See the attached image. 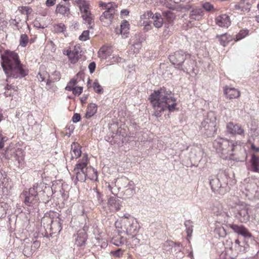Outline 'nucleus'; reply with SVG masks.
Wrapping results in <instances>:
<instances>
[{
	"mask_svg": "<svg viewBox=\"0 0 259 259\" xmlns=\"http://www.w3.org/2000/svg\"><path fill=\"white\" fill-rule=\"evenodd\" d=\"M187 236L191 237L193 231V223L191 220H187L184 223Z\"/></svg>",
	"mask_w": 259,
	"mask_h": 259,
	"instance_id": "f704fd0d",
	"label": "nucleus"
},
{
	"mask_svg": "<svg viewBox=\"0 0 259 259\" xmlns=\"http://www.w3.org/2000/svg\"><path fill=\"white\" fill-rule=\"evenodd\" d=\"M98 56L102 59H106L111 54V49L109 47L103 46L101 47L98 53Z\"/></svg>",
	"mask_w": 259,
	"mask_h": 259,
	"instance_id": "bb28decb",
	"label": "nucleus"
},
{
	"mask_svg": "<svg viewBox=\"0 0 259 259\" xmlns=\"http://www.w3.org/2000/svg\"><path fill=\"white\" fill-rule=\"evenodd\" d=\"M125 218L121 221V230L119 233L125 232L128 235H137L140 228V226L137 221L133 217L127 218L125 215Z\"/></svg>",
	"mask_w": 259,
	"mask_h": 259,
	"instance_id": "1a4fd4ad",
	"label": "nucleus"
},
{
	"mask_svg": "<svg viewBox=\"0 0 259 259\" xmlns=\"http://www.w3.org/2000/svg\"><path fill=\"white\" fill-rule=\"evenodd\" d=\"M216 117L213 112H209L201 122L199 128L201 133L208 137H212L216 132Z\"/></svg>",
	"mask_w": 259,
	"mask_h": 259,
	"instance_id": "0eeeda50",
	"label": "nucleus"
},
{
	"mask_svg": "<svg viewBox=\"0 0 259 259\" xmlns=\"http://www.w3.org/2000/svg\"><path fill=\"white\" fill-rule=\"evenodd\" d=\"M237 212L236 217L241 223H246L250 219V215L248 213V207L245 203L239 204L237 207Z\"/></svg>",
	"mask_w": 259,
	"mask_h": 259,
	"instance_id": "f8f14e48",
	"label": "nucleus"
},
{
	"mask_svg": "<svg viewBox=\"0 0 259 259\" xmlns=\"http://www.w3.org/2000/svg\"><path fill=\"white\" fill-rule=\"evenodd\" d=\"M88 158L87 155L85 154L83 156L81 160H79L76 164L73 171H79L80 172H83V174L88 175L89 166L88 167Z\"/></svg>",
	"mask_w": 259,
	"mask_h": 259,
	"instance_id": "4468645a",
	"label": "nucleus"
},
{
	"mask_svg": "<svg viewBox=\"0 0 259 259\" xmlns=\"http://www.w3.org/2000/svg\"><path fill=\"white\" fill-rule=\"evenodd\" d=\"M215 22L217 25L223 28H228L231 23L229 16L226 14H222L217 16Z\"/></svg>",
	"mask_w": 259,
	"mask_h": 259,
	"instance_id": "a211bd4d",
	"label": "nucleus"
},
{
	"mask_svg": "<svg viewBox=\"0 0 259 259\" xmlns=\"http://www.w3.org/2000/svg\"><path fill=\"white\" fill-rule=\"evenodd\" d=\"M107 205L111 211H118L121 209L122 201L116 197L112 196L108 199Z\"/></svg>",
	"mask_w": 259,
	"mask_h": 259,
	"instance_id": "6ab92c4d",
	"label": "nucleus"
},
{
	"mask_svg": "<svg viewBox=\"0 0 259 259\" xmlns=\"http://www.w3.org/2000/svg\"><path fill=\"white\" fill-rule=\"evenodd\" d=\"M68 88V91H72L74 95L76 96H79L83 91V87H76L75 88Z\"/></svg>",
	"mask_w": 259,
	"mask_h": 259,
	"instance_id": "49530a36",
	"label": "nucleus"
},
{
	"mask_svg": "<svg viewBox=\"0 0 259 259\" xmlns=\"http://www.w3.org/2000/svg\"><path fill=\"white\" fill-rule=\"evenodd\" d=\"M125 239L120 235L113 237L111 240V242L116 246H120L124 244Z\"/></svg>",
	"mask_w": 259,
	"mask_h": 259,
	"instance_id": "c9c22d12",
	"label": "nucleus"
},
{
	"mask_svg": "<svg viewBox=\"0 0 259 259\" xmlns=\"http://www.w3.org/2000/svg\"><path fill=\"white\" fill-rule=\"evenodd\" d=\"M217 37L218 38L220 44L224 47H225L229 42V40L226 34H223L220 35H218Z\"/></svg>",
	"mask_w": 259,
	"mask_h": 259,
	"instance_id": "79ce46f5",
	"label": "nucleus"
},
{
	"mask_svg": "<svg viewBox=\"0 0 259 259\" xmlns=\"http://www.w3.org/2000/svg\"><path fill=\"white\" fill-rule=\"evenodd\" d=\"M110 253L115 257H120L122 255L123 251L121 248H118L116 250H112Z\"/></svg>",
	"mask_w": 259,
	"mask_h": 259,
	"instance_id": "bf43d9fd",
	"label": "nucleus"
},
{
	"mask_svg": "<svg viewBox=\"0 0 259 259\" xmlns=\"http://www.w3.org/2000/svg\"><path fill=\"white\" fill-rule=\"evenodd\" d=\"M4 89L6 91H11L13 90L14 91H16L18 89L17 86L13 85V84H9L8 83L6 84L5 87Z\"/></svg>",
	"mask_w": 259,
	"mask_h": 259,
	"instance_id": "338daca9",
	"label": "nucleus"
},
{
	"mask_svg": "<svg viewBox=\"0 0 259 259\" xmlns=\"http://www.w3.org/2000/svg\"><path fill=\"white\" fill-rule=\"evenodd\" d=\"M78 49H79V48H77L76 47H74L73 50H71V53H72L71 56H73V57H71L70 58L71 62H76L78 61L79 53Z\"/></svg>",
	"mask_w": 259,
	"mask_h": 259,
	"instance_id": "c03bdc74",
	"label": "nucleus"
},
{
	"mask_svg": "<svg viewBox=\"0 0 259 259\" xmlns=\"http://www.w3.org/2000/svg\"><path fill=\"white\" fill-rule=\"evenodd\" d=\"M153 19V25L156 28H160L163 25V21L161 15L159 13L155 14Z\"/></svg>",
	"mask_w": 259,
	"mask_h": 259,
	"instance_id": "7c9ffc66",
	"label": "nucleus"
},
{
	"mask_svg": "<svg viewBox=\"0 0 259 259\" xmlns=\"http://www.w3.org/2000/svg\"><path fill=\"white\" fill-rule=\"evenodd\" d=\"M224 92L226 97L229 99H237L240 95V92L234 88L226 87L224 89Z\"/></svg>",
	"mask_w": 259,
	"mask_h": 259,
	"instance_id": "4be33fe9",
	"label": "nucleus"
},
{
	"mask_svg": "<svg viewBox=\"0 0 259 259\" xmlns=\"http://www.w3.org/2000/svg\"><path fill=\"white\" fill-rule=\"evenodd\" d=\"M149 100L154 110L153 115L157 118L165 110L172 112L177 110V98L169 89L164 87L154 90L149 96Z\"/></svg>",
	"mask_w": 259,
	"mask_h": 259,
	"instance_id": "f257e3e1",
	"label": "nucleus"
},
{
	"mask_svg": "<svg viewBox=\"0 0 259 259\" xmlns=\"http://www.w3.org/2000/svg\"><path fill=\"white\" fill-rule=\"evenodd\" d=\"M90 31L89 30L83 31L81 35L79 36V39L81 41H86L89 39Z\"/></svg>",
	"mask_w": 259,
	"mask_h": 259,
	"instance_id": "5fc2aeb1",
	"label": "nucleus"
},
{
	"mask_svg": "<svg viewBox=\"0 0 259 259\" xmlns=\"http://www.w3.org/2000/svg\"><path fill=\"white\" fill-rule=\"evenodd\" d=\"M54 28L55 31L57 33H62L66 30V26L62 23L55 24Z\"/></svg>",
	"mask_w": 259,
	"mask_h": 259,
	"instance_id": "ea45409f",
	"label": "nucleus"
},
{
	"mask_svg": "<svg viewBox=\"0 0 259 259\" xmlns=\"http://www.w3.org/2000/svg\"><path fill=\"white\" fill-rule=\"evenodd\" d=\"M96 64L95 62H92L89 65L88 68L90 71V73H93L96 69Z\"/></svg>",
	"mask_w": 259,
	"mask_h": 259,
	"instance_id": "774afa93",
	"label": "nucleus"
},
{
	"mask_svg": "<svg viewBox=\"0 0 259 259\" xmlns=\"http://www.w3.org/2000/svg\"><path fill=\"white\" fill-rule=\"evenodd\" d=\"M59 215L60 214L57 213V217L58 218V220L53 221L52 222L51 229L55 233L56 232L59 233L62 229V222H63V220L61 218L59 217Z\"/></svg>",
	"mask_w": 259,
	"mask_h": 259,
	"instance_id": "393cba45",
	"label": "nucleus"
},
{
	"mask_svg": "<svg viewBox=\"0 0 259 259\" xmlns=\"http://www.w3.org/2000/svg\"><path fill=\"white\" fill-rule=\"evenodd\" d=\"M248 33L249 30L247 29L240 30L238 33L236 35V41H238L244 38L248 34Z\"/></svg>",
	"mask_w": 259,
	"mask_h": 259,
	"instance_id": "a19ab883",
	"label": "nucleus"
},
{
	"mask_svg": "<svg viewBox=\"0 0 259 259\" xmlns=\"http://www.w3.org/2000/svg\"><path fill=\"white\" fill-rule=\"evenodd\" d=\"M80 119L81 116L79 113H74L72 118V121L74 123H77V122L79 121Z\"/></svg>",
	"mask_w": 259,
	"mask_h": 259,
	"instance_id": "69168bd1",
	"label": "nucleus"
},
{
	"mask_svg": "<svg viewBox=\"0 0 259 259\" xmlns=\"http://www.w3.org/2000/svg\"><path fill=\"white\" fill-rule=\"evenodd\" d=\"M36 184H37V187H38L37 188L38 193L42 192L43 196L44 197L46 196L48 199L46 203H49L50 201L49 198L51 197L54 193L51 187L44 183H36Z\"/></svg>",
	"mask_w": 259,
	"mask_h": 259,
	"instance_id": "2eb2a0df",
	"label": "nucleus"
},
{
	"mask_svg": "<svg viewBox=\"0 0 259 259\" xmlns=\"http://www.w3.org/2000/svg\"><path fill=\"white\" fill-rule=\"evenodd\" d=\"M75 175L76 178L75 180V184H76L77 181L81 182H84L87 178V175L83 174V172H80L79 171H74Z\"/></svg>",
	"mask_w": 259,
	"mask_h": 259,
	"instance_id": "e433bc0d",
	"label": "nucleus"
},
{
	"mask_svg": "<svg viewBox=\"0 0 259 259\" xmlns=\"http://www.w3.org/2000/svg\"><path fill=\"white\" fill-rule=\"evenodd\" d=\"M97 105L95 103H90L87 107V110L85 114L87 118H90L96 114L97 111Z\"/></svg>",
	"mask_w": 259,
	"mask_h": 259,
	"instance_id": "c85d7f7f",
	"label": "nucleus"
},
{
	"mask_svg": "<svg viewBox=\"0 0 259 259\" xmlns=\"http://www.w3.org/2000/svg\"><path fill=\"white\" fill-rule=\"evenodd\" d=\"M56 11L57 13L62 15L68 17L70 15L69 4L67 5L61 4H58L56 7Z\"/></svg>",
	"mask_w": 259,
	"mask_h": 259,
	"instance_id": "a878e982",
	"label": "nucleus"
},
{
	"mask_svg": "<svg viewBox=\"0 0 259 259\" xmlns=\"http://www.w3.org/2000/svg\"><path fill=\"white\" fill-rule=\"evenodd\" d=\"M162 15L165 17L168 21H172L176 18L174 13L170 11H165L162 12Z\"/></svg>",
	"mask_w": 259,
	"mask_h": 259,
	"instance_id": "37998d69",
	"label": "nucleus"
},
{
	"mask_svg": "<svg viewBox=\"0 0 259 259\" xmlns=\"http://www.w3.org/2000/svg\"><path fill=\"white\" fill-rule=\"evenodd\" d=\"M168 58L175 68L178 70L187 73L194 70L195 61L191 58V54L183 50L177 51L169 55Z\"/></svg>",
	"mask_w": 259,
	"mask_h": 259,
	"instance_id": "20e7f679",
	"label": "nucleus"
},
{
	"mask_svg": "<svg viewBox=\"0 0 259 259\" xmlns=\"http://www.w3.org/2000/svg\"><path fill=\"white\" fill-rule=\"evenodd\" d=\"M28 42V37L27 34H21L20 38V46L22 47H25Z\"/></svg>",
	"mask_w": 259,
	"mask_h": 259,
	"instance_id": "de8ad7c7",
	"label": "nucleus"
},
{
	"mask_svg": "<svg viewBox=\"0 0 259 259\" xmlns=\"http://www.w3.org/2000/svg\"><path fill=\"white\" fill-rule=\"evenodd\" d=\"M226 132L232 136H239L241 137L245 136V130L241 124L232 121L229 122L226 124Z\"/></svg>",
	"mask_w": 259,
	"mask_h": 259,
	"instance_id": "9d476101",
	"label": "nucleus"
},
{
	"mask_svg": "<svg viewBox=\"0 0 259 259\" xmlns=\"http://www.w3.org/2000/svg\"><path fill=\"white\" fill-rule=\"evenodd\" d=\"M72 158H77L81 155V151L79 145L73 143L71 145Z\"/></svg>",
	"mask_w": 259,
	"mask_h": 259,
	"instance_id": "c756f323",
	"label": "nucleus"
},
{
	"mask_svg": "<svg viewBox=\"0 0 259 259\" xmlns=\"http://www.w3.org/2000/svg\"><path fill=\"white\" fill-rule=\"evenodd\" d=\"M77 84V80L75 79H71L69 82H68L66 87H65V90L66 91H68V87L70 88H75V87H74Z\"/></svg>",
	"mask_w": 259,
	"mask_h": 259,
	"instance_id": "13d9d810",
	"label": "nucleus"
},
{
	"mask_svg": "<svg viewBox=\"0 0 259 259\" xmlns=\"http://www.w3.org/2000/svg\"><path fill=\"white\" fill-rule=\"evenodd\" d=\"M135 192V189L133 188H127L124 192V195L126 198H130L134 194Z\"/></svg>",
	"mask_w": 259,
	"mask_h": 259,
	"instance_id": "6e6d98bb",
	"label": "nucleus"
},
{
	"mask_svg": "<svg viewBox=\"0 0 259 259\" xmlns=\"http://www.w3.org/2000/svg\"><path fill=\"white\" fill-rule=\"evenodd\" d=\"M144 39L142 35L140 34H136L131 39V43L132 45V50H133L134 53H138L142 48V43Z\"/></svg>",
	"mask_w": 259,
	"mask_h": 259,
	"instance_id": "f3484780",
	"label": "nucleus"
},
{
	"mask_svg": "<svg viewBox=\"0 0 259 259\" xmlns=\"http://www.w3.org/2000/svg\"><path fill=\"white\" fill-rule=\"evenodd\" d=\"M237 146L236 142L223 138H218L213 142V147L220 157L224 159H233L239 161L237 158H234L233 151Z\"/></svg>",
	"mask_w": 259,
	"mask_h": 259,
	"instance_id": "39448f33",
	"label": "nucleus"
},
{
	"mask_svg": "<svg viewBox=\"0 0 259 259\" xmlns=\"http://www.w3.org/2000/svg\"><path fill=\"white\" fill-rule=\"evenodd\" d=\"M202 7L207 12H211L214 10L213 5L208 2L203 3Z\"/></svg>",
	"mask_w": 259,
	"mask_h": 259,
	"instance_id": "864d4df0",
	"label": "nucleus"
},
{
	"mask_svg": "<svg viewBox=\"0 0 259 259\" xmlns=\"http://www.w3.org/2000/svg\"><path fill=\"white\" fill-rule=\"evenodd\" d=\"M82 23L89 29H93L95 25L94 16L91 12L81 15Z\"/></svg>",
	"mask_w": 259,
	"mask_h": 259,
	"instance_id": "412c9836",
	"label": "nucleus"
},
{
	"mask_svg": "<svg viewBox=\"0 0 259 259\" xmlns=\"http://www.w3.org/2000/svg\"><path fill=\"white\" fill-rule=\"evenodd\" d=\"M229 227L235 233L241 235L245 238L252 237V234L248 231V230L242 225H238L236 224H229Z\"/></svg>",
	"mask_w": 259,
	"mask_h": 259,
	"instance_id": "dca6fc26",
	"label": "nucleus"
},
{
	"mask_svg": "<svg viewBox=\"0 0 259 259\" xmlns=\"http://www.w3.org/2000/svg\"><path fill=\"white\" fill-rule=\"evenodd\" d=\"M59 193L61 197V201H62V202L64 203V201L67 200L69 197V193L67 191H65L63 189H61L59 191Z\"/></svg>",
	"mask_w": 259,
	"mask_h": 259,
	"instance_id": "603ef678",
	"label": "nucleus"
},
{
	"mask_svg": "<svg viewBox=\"0 0 259 259\" xmlns=\"http://www.w3.org/2000/svg\"><path fill=\"white\" fill-rule=\"evenodd\" d=\"M117 8L112 6L108 7L107 10H106L100 16V20L102 22H107V24H111L113 20Z\"/></svg>",
	"mask_w": 259,
	"mask_h": 259,
	"instance_id": "ddd939ff",
	"label": "nucleus"
},
{
	"mask_svg": "<svg viewBox=\"0 0 259 259\" xmlns=\"http://www.w3.org/2000/svg\"><path fill=\"white\" fill-rule=\"evenodd\" d=\"M204 15L203 11L201 8H196L193 9L190 13L189 17L191 19L199 20L201 19Z\"/></svg>",
	"mask_w": 259,
	"mask_h": 259,
	"instance_id": "b1692460",
	"label": "nucleus"
},
{
	"mask_svg": "<svg viewBox=\"0 0 259 259\" xmlns=\"http://www.w3.org/2000/svg\"><path fill=\"white\" fill-rule=\"evenodd\" d=\"M87 175V178L93 181H98V171L92 166H89V170Z\"/></svg>",
	"mask_w": 259,
	"mask_h": 259,
	"instance_id": "473e14b6",
	"label": "nucleus"
},
{
	"mask_svg": "<svg viewBox=\"0 0 259 259\" xmlns=\"http://www.w3.org/2000/svg\"><path fill=\"white\" fill-rule=\"evenodd\" d=\"M154 17L155 14H154L151 11H147L141 16V18L144 19H149L150 18L153 19Z\"/></svg>",
	"mask_w": 259,
	"mask_h": 259,
	"instance_id": "3c124183",
	"label": "nucleus"
},
{
	"mask_svg": "<svg viewBox=\"0 0 259 259\" xmlns=\"http://www.w3.org/2000/svg\"><path fill=\"white\" fill-rule=\"evenodd\" d=\"M98 204H101L103 201V195L98 191H96V196Z\"/></svg>",
	"mask_w": 259,
	"mask_h": 259,
	"instance_id": "680f3d73",
	"label": "nucleus"
},
{
	"mask_svg": "<svg viewBox=\"0 0 259 259\" xmlns=\"http://www.w3.org/2000/svg\"><path fill=\"white\" fill-rule=\"evenodd\" d=\"M169 247H174L175 251L177 252H181V247L182 246L181 243H175L174 242H170L169 243H166Z\"/></svg>",
	"mask_w": 259,
	"mask_h": 259,
	"instance_id": "a18cd8bd",
	"label": "nucleus"
},
{
	"mask_svg": "<svg viewBox=\"0 0 259 259\" xmlns=\"http://www.w3.org/2000/svg\"><path fill=\"white\" fill-rule=\"evenodd\" d=\"M35 252L33 250L31 243L26 242L24 244V247L23 251L24 255L27 257H29L32 255L33 253Z\"/></svg>",
	"mask_w": 259,
	"mask_h": 259,
	"instance_id": "72a5a7b5",
	"label": "nucleus"
},
{
	"mask_svg": "<svg viewBox=\"0 0 259 259\" xmlns=\"http://www.w3.org/2000/svg\"><path fill=\"white\" fill-rule=\"evenodd\" d=\"M234 177V174L229 172V170H220L216 176L209 177V184L212 191L217 194L224 195L229 189L228 183L231 185L236 183Z\"/></svg>",
	"mask_w": 259,
	"mask_h": 259,
	"instance_id": "7ed1b4c3",
	"label": "nucleus"
},
{
	"mask_svg": "<svg viewBox=\"0 0 259 259\" xmlns=\"http://www.w3.org/2000/svg\"><path fill=\"white\" fill-rule=\"evenodd\" d=\"M20 11L21 12L22 14H25L28 16L31 14L32 9L28 7H22Z\"/></svg>",
	"mask_w": 259,
	"mask_h": 259,
	"instance_id": "052dcab7",
	"label": "nucleus"
},
{
	"mask_svg": "<svg viewBox=\"0 0 259 259\" xmlns=\"http://www.w3.org/2000/svg\"><path fill=\"white\" fill-rule=\"evenodd\" d=\"M93 88L95 92L98 94H101L104 92V90L102 86L99 84L98 81L96 80L93 83Z\"/></svg>",
	"mask_w": 259,
	"mask_h": 259,
	"instance_id": "58836bf2",
	"label": "nucleus"
},
{
	"mask_svg": "<svg viewBox=\"0 0 259 259\" xmlns=\"http://www.w3.org/2000/svg\"><path fill=\"white\" fill-rule=\"evenodd\" d=\"M250 161L251 166V170L254 172H258L259 170V157L255 154H252Z\"/></svg>",
	"mask_w": 259,
	"mask_h": 259,
	"instance_id": "cd10ccee",
	"label": "nucleus"
},
{
	"mask_svg": "<svg viewBox=\"0 0 259 259\" xmlns=\"http://www.w3.org/2000/svg\"><path fill=\"white\" fill-rule=\"evenodd\" d=\"M97 240V245L100 246L101 248H105L107 246L108 243L105 239L98 238Z\"/></svg>",
	"mask_w": 259,
	"mask_h": 259,
	"instance_id": "8fccbe9b",
	"label": "nucleus"
},
{
	"mask_svg": "<svg viewBox=\"0 0 259 259\" xmlns=\"http://www.w3.org/2000/svg\"><path fill=\"white\" fill-rule=\"evenodd\" d=\"M8 140V138L6 136H3L0 134V150H2L4 146L5 143Z\"/></svg>",
	"mask_w": 259,
	"mask_h": 259,
	"instance_id": "e2e57ef3",
	"label": "nucleus"
},
{
	"mask_svg": "<svg viewBox=\"0 0 259 259\" xmlns=\"http://www.w3.org/2000/svg\"><path fill=\"white\" fill-rule=\"evenodd\" d=\"M235 9L242 12H249L251 8V4L249 0H241L234 6Z\"/></svg>",
	"mask_w": 259,
	"mask_h": 259,
	"instance_id": "5701e85b",
	"label": "nucleus"
},
{
	"mask_svg": "<svg viewBox=\"0 0 259 259\" xmlns=\"http://www.w3.org/2000/svg\"><path fill=\"white\" fill-rule=\"evenodd\" d=\"M87 227L84 226L82 229L79 230L76 234L74 235V244L77 247L84 248L88 238L87 233Z\"/></svg>",
	"mask_w": 259,
	"mask_h": 259,
	"instance_id": "9b49d317",
	"label": "nucleus"
},
{
	"mask_svg": "<svg viewBox=\"0 0 259 259\" xmlns=\"http://www.w3.org/2000/svg\"><path fill=\"white\" fill-rule=\"evenodd\" d=\"M5 157L14 162L15 165L20 168L24 166V152L21 148H7L5 152Z\"/></svg>",
	"mask_w": 259,
	"mask_h": 259,
	"instance_id": "6e6552de",
	"label": "nucleus"
},
{
	"mask_svg": "<svg viewBox=\"0 0 259 259\" xmlns=\"http://www.w3.org/2000/svg\"><path fill=\"white\" fill-rule=\"evenodd\" d=\"M99 7L102 8L103 9L107 10L108 7L110 6H112L114 7H117V5H116L114 3L110 2V3H105L103 2H100L99 4Z\"/></svg>",
	"mask_w": 259,
	"mask_h": 259,
	"instance_id": "09e8293b",
	"label": "nucleus"
},
{
	"mask_svg": "<svg viewBox=\"0 0 259 259\" xmlns=\"http://www.w3.org/2000/svg\"><path fill=\"white\" fill-rule=\"evenodd\" d=\"M1 66L9 82V78L21 79L28 75L29 70L21 63L17 53L9 50L1 55Z\"/></svg>",
	"mask_w": 259,
	"mask_h": 259,
	"instance_id": "f03ea898",
	"label": "nucleus"
},
{
	"mask_svg": "<svg viewBox=\"0 0 259 259\" xmlns=\"http://www.w3.org/2000/svg\"><path fill=\"white\" fill-rule=\"evenodd\" d=\"M37 187V184H35L28 191H23L21 193L25 208L29 212L38 210L39 198Z\"/></svg>",
	"mask_w": 259,
	"mask_h": 259,
	"instance_id": "423d86ee",
	"label": "nucleus"
},
{
	"mask_svg": "<svg viewBox=\"0 0 259 259\" xmlns=\"http://www.w3.org/2000/svg\"><path fill=\"white\" fill-rule=\"evenodd\" d=\"M151 21H144L143 22V25L144 26V29L146 31H148L152 29V26H151Z\"/></svg>",
	"mask_w": 259,
	"mask_h": 259,
	"instance_id": "0e129e2a",
	"label": "nucleus"
},
{
	"mask_svg": "<svg viewBox=\"0 0 259 259\" xmlns=\"http://www.w3.org/2000/svg\"><path fill=\"white\" fill-rule=\"evenodd\" d=\"M51 77L53 79V81H59L61 78V74L59 71H55L52 74Z\"/></svg>",
	"mask_w": 259,
	"mask_h": 259,
	"instance_id": "4d7b16f0",
	"label": "nucleus"
},
{
	"mask_svg": "<svg viewBox=\"0 0 259 259\" xmlns=\"http://www.w3.org/2000/svg\"><path fill=\"white\" fill-rule=\"evenodd\" d=\"M73 3L79 8L81 15L91 12L90 10V3L89 1L85 0H74Z\"/></svg>",
	"mask_w": 259,
	"mask_h": 259,
	"instance_id": "aec40b11",
	"label": "nucleus"
},
{
	"mask_svg": "<svg viewBox=\"0 0 259 259\" xmlns=\"http://www.w3.org/2000/svg\"><path fill=\"white\" fill-rule=\"evenodd\" d=\"M8 204L4 202H0V219L6 217V210L8 209Z\"/></svg>",
	"mask_w": 259,
	"mask_h": 259,
	"instance_id": "4c0bfd02",
	"label": "nucleus"
},
{
	"mask_svg": "<svg viewBox=\"0 0 259 259\" xmlns=\"http://www.w3.org/2000/svg\"><path fill=\"white\" fill-rule=\"evenodd\" d=\"M129 23L128 22L125 20L122 21L120 24V33L125 37L127 36L129 30Z\"/></svg>",
	"mask_w": 259,
	"mask_h": 259,
	"instance_id": "2f4dec72",
	"label": "nucleus"
}]
</instances>
